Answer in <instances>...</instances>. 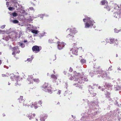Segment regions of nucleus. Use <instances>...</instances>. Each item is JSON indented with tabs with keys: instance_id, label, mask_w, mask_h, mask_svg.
Returning <instances> with one entry per match:
<instances>
[{
	"instance_id": "1",
	"label": "nucleus",
	"mask_w": 121,
	"mask_h": 121,
	"mask_svg": "<svg viewBox=\"0 0 121 121\" xmlns=\"http://www.w3.org/2000/svg\"><path fill=\"white\" fill-rule=\"evenodd\" d=\"M12 54L17 59H18L19 58V56L17 55V54H19L20 52V51L18 47H15L12 48Z\"/></svg>"
},
{
	"instance_id": "2",
	"label": "nucleus",
	"mask_w": 121,
	"mask_h": 121,
	"mask_svg": "<svg viewBox=\"0 0 121 121\" xmlns=\"http://www.w3.org/2000/svg\"><path fill=\"white\" fill-rule=\"evenodd\" d=\"M42 88L43 90L46 92H48L50 94L52 92V91L51 89V86L49 85L47 83L45 82L42 86Z\"/></svg>"
},
{
	"instance_id": "3",
	"label": "nucleus",
	"mask_w": 121,
	"mask_h": 121,
	"mask_svg": "<svg viewBox=\"0 0 121 121\" xmlns=\"http://www.w3.org/2000/svg\"><path fill=\"white\" fill-rule=\"evenodd\" d=\"M87 19V22L85 23V27L86 28H88L89 27L93 26L94 22L93 20H91L90 18L88 17Z\"/></svg>"
},
{
	"instance_id": "4",
	"label": "nucleus",
	"mask_w": 121,
	"mask_h": 121,
	"mask_svg": "<svg viewBox=\"0 0 121 121\" xmlns=\"http://www.w3.org/2000/svg\"><path fill=\"white\" fill-rule=\"evenodd\" d=\"M73 47L71 49L70 51H72L73 54L75 55H77L78 53V48L77 47V44L76 43H74L73 44Z\"/></svg>"
},
{
	"instance_id": "5",
	"label": "nucleus",
	"mask_w": 121,
	"mask_h": 121,
	"mask_svg": "<svg viewBox=\"0 0 121 121\" xmlns=\"http://www.w3.org/2000/svg\"><path fill=\"white\" fill-rule=\"evenodd\" d=\"M41 49L42 47L41 46H39L37 45L34 46L32 48L33 51L35 53L39 52Z\"/></svg>"
},
{
	"instance_id": "6",
	"label": "nucleus",
	"mask_w": 121,
	"mask_h": 121,
	"mask_svg": "<svg viewBox=\"0 0 121 121\" xmlns=\"http://www.w3.org/2000/svg\"><path fill=\"white\" fill-rule=\"evenodd\" d=\"M70 33L67 36V37L69 38V39H72L74 37L73 35L76 33L75 30H74L71 29L70 30Z\"/></svg>"
},
{
	"instance_id": "7",
	"label": "nucleus",
	"mask_w": 121,
	"mask_h": 121,
	"mask_svg": "<svg viewBox=\"0 0 121 121\" xmlns=\"http://www.w3.org/2000/svg\"><path fill=\"white\" fill-rule=\"evenodd\" d=\"M57 43L58 44V48L60 50L62 49L65 46V43L63 42L58 41L57 42Z\"/></svg>"
},
{
	"instance_id": "8",
	"label": "nucleus",
	"mask_w": 121,
	"mask_h": 121,
	"mask_svg": "<svg viewBox=\"0 0 121 121\" xmlns=\"http://www.w3.org/2000/svg\"><path fill=\"white\" fill-rule=\"evenodd\" d=\"M33 77L31 75L29 76L27 79V82L29 84H30L33 82Z\"/></svg>"
},
{
	"instance_id": "9",
	"label": "nucleus",
	"mask_w": 121,
	"mask_h": 121,
	"mask_svg": "<svg viewBox=\"0 0 121 121\" xmlns=\"http://www.w3.org/2000/svg\"><path fill=\"white\" fill-rule=\"evenodd\" d=\"M29 106L30 105L31 108H32L34 107L35 109H36L40 106L38 104V103L36 102H35L34 103L32 102V103L30 104V105H28Z\"/></svg>"
},
{
	"instance_id": "10",
	"label": "nucleus",
	"mask_w": 121,
	"mask_h": 121,
	"mask_svg": "<svg viewBox=\"0 0 121 121\" xmlns=\"http://www.w3.org/2000/svg\"><path fill=\"white\" fill-rule=\"evenodd\" d=\"M110 43L111 44L115 43L117 45L118 44V41L116 39L110 38Z\"/></svg>"
},
{
	"instance_id": "11",
	"label": "nucleus",
	"mask_w": 121,
	"mask_h": 121,
	"mask_svg": "<svg viewBox=\"0 0 121 121\" xmlns=\"http://www.w3.org/2000/svg\"><path fill=\"white\" fill-rule=\"evenodd\" d=\"M19 103H22L23 105L25 106H28L29 105L27 103H26V102L25 101L24 99L18 100Z\"/></svg>"
},
{
	"instance_id": "12",
	"label": "nucleus",
	"mask_w": 121,
	"mask_h": 121,
	"mask_svg": "<svg viewBox=\"0 0 121 121\" xmlns=\"http://www.w3.org/2000/svg\"><path fill=\"white\" fill-rule=\"evenodd\" d=\"M80 79H81V80H80L79 79L76 78H75L74 81H76V82L77 84L78 83L81 84L82 82V78H81Z\"/></svg>"
},
{
	"instance_id": "13",
	"label": "nucleus",
	"mask_w": 121,
	"mask_h": 121,
	"mask_svg": "<svg viewBox=\"0 0 121 121\" xmlns=\"http://www.w3.org/2000/svg\"><path fill=\"white\" fill-rule=\"evenodd\" d=\"M35 116V114H33V115H32V113H30L28 114V115L27 116V117L30 119H31L32 118H33Z\"/></svg>"
},
{
	"instance_id": "14",
	"label": "nucleus",
	"mask_w": 121,
	"mask_h": 121,
	"mask_svg": "<svg viewBox=\"0 0 121 121\" xmlns=\"http://www.w3.org/2000/svg\"><path fill=\"white\" fill-rule=\"evenodd\" d=\"M105 86H106L108 90H111L112 89V87L109 83H106Z\"/></svg>"
},
{
	"instance_id": "15",
	"label": "nucleus",
	"mask_w": 121,
	"mask_h": 121,
	"mask_svg": "<svg viewBox=\"0 0 121 121\" xmlns=\"http://www.w3.org/2000/svg\"><path fill=\"white\" fill-rule=\"evenodd\" d=\"M51 77L53 79V82H56V80L57 79V78L56 77L54 74H52L51 75Z\"/></svg>"
},
{
	"instance_id": "16",
	"label": "nucleus",
	"mask_w": 121,
	"mask_h": 121,
	"mask_svg": "<svg viewBox=\"0 0 121 121\" xmlns=\"http://www.w3.org/2000/svg\"><path fill=\"white\" fill-rule=\"evenodd\" d=\"M114 17L116 18H120V11L119 13H114Z\"/></svg>"
},
{
	"instance_id": "17",
	"label": "nucleus",
	"mask_w": 121,
	"mask_h": 121,
	"mask_svg": "<svg viewBox=\"0 0 121 121\" xmlns=\"http://www.w3.org/2000/svg\"><path fill=\"white\" fill-rule=\"evenodd\" d=\"M73 73L74 74V75L73 76V77H70V78H69L70 80H73L74 78L75 77V76H76L77 75H76V74H77V73L76 71H74L73 72Z\"/></svg>"
},
{
	"instance_id": "18",
	"label": "nucleus",
	"mask_w": 121,
	"mask_h": 121,
	"mask_svg": "<svg viewBox=\"0 0 121 121\" xmlns=\"http://www.w3.org/2000/svg\"><path fill=\"white\" fill-rule=\"evenodd\" d=\"M104 8L105 9V10L109 11L111 9L112 7L108 6H106L104 7Z\"/></svg>"
},
{
	"instance_id": "19",
	"label": "nucleus",
	"mask_w": 121,
	"mask_h": 121,
	"mask_svg": "<svg viewBox=\"0 0 121 121\" xmlns=\"http://www.w3.org/2000/svg\"><path fill=\"white\" fill-rule=\"evenodd\" d=\"M105 95H106V97L108 98L110 97V94L109 92H107L106 93H105Z\"/></svg>"
},
{
	"instance_id": "20",
	"label": "nucleus",
	"mask_w": 121,
	"mask_h": 121,
	"mask_svg": "<svg viewBox=\"0 0 121 121\" xmlns=\"http://www.w3.org/2000/svg\"><path fill=\"white\" fill-rule=\"evenodd\" d=\"M31 31L32 33L34 34H37L38 33V31L37 30H36L33 29H31Z\"/></svg>"
},
{
	"instance_id": "21",
	"label": "nucleus",
	"mask_w": 121,
	"mask_h": 121,
	"mask_svg": "<svg viewBox=\"0 0 121 121\" xmlns=\"http://www.w3.org/2000/svg\"><path fill=\"white\" fill-rule=\"evenodd\" d=\"M101 3L102 5H104L105 3H108V2L106 0H104L101 1Z\"/></svg>"
},
{
	"instance_id": "22",
	"label": "nucleus",
	"mask_w": 121,
	"mask_h": 121,
	"mask_svg": "<svg viewBox=\"0 0 121 121\" xmlns=\"http://www.w3.org/2000/svg\"><path fill=\"white\" fill-rule=\"evenodd\" d=\"M33 81L37 83H38L40 82V80L38 78L33 79Z\"/></svg>"
},
{
	"instance_id": "23",
	"label": "nucleus",
	"mask_w": 121,
	"mask_h": 121,
	"mask_svg": "<svg viewBox=\"0 0 121 121\" xmlns=\"http://www.w3.org/2000/svg\"><path fill=\"white\" fill-rule=\"evenodd\" d=\"M12 22L14 24H17L19 22L17 20H14L12 21Z\"/></svg>"
},
{
	"instance_id": "24",
	"label": "nucleus",
	"mask_w": 121,
	"mask_h": 121,
	"mask_svg": "<svg viewBox=\"0 0 121 121\" xmlns=\"http://www.w3.org/2000/svg\"><path fill=\"white\" fill-rule=\"evenodd\" d=\"M37 103L38 105H39L42 106L41 104L42 103V102L41 100H40Z\"/></svg>"
},
{
	"instance_id": "25",
	"label": "nucleus",
	"mask_w": 121,
	"mask_h": 121,
	"mask_svg": "<svg viewBox=\"0 0 121 121\" xmlns=\"http://www.w3.org/2000/svg\"><path fill=\"white\" fill-rule=\"evenodd\" d=\"M81 62L82 64H84L86 62V60L84 59H82L81 60Z\"/></svg>"
},
{
	"instance_id": "26",
	"label": "nucleus",
	"mask_w": 121,
	"mask_h": 121,
	"mask_svg": "<svg viewBox=\"0 0 121 121\" xmlns=\"http://www.w3.org/2000/svg\"><path fill=\"white\" fill-rule=\"evenodd\" d=\"M13 2V3L14 4H17V2L16 0H11Z\"/></svg>"
},
{
	"instance_id": "27",
	"label": "nucleus",
	"mask_w": 121,
	"mask_h": 121,
	"mask_svg": "<svg viewBox=\"0 0 121 121\" xmlns=\"http://www.w3.org/2000/svg\"><path fill=\"white\" fill-rule=\"evenodd\" d=\"M13 16L14 17H16L17 16V14L15 12H14L12 13Z\"/></svg>"
},
{
	"instance_id": "28",
	"label": "nucleus",
	"mask_w": 121,
	"mask_h": 121,
	"mask_svg": "<svg viewBox=\"0 0 121 121\" xmlns=\"http://www.w3.org/2000/svg\"><path fill=\"white\" fill-rule=\"evenodd\" d=\"M114 30L115 32L116 33H118L120 31V30H118L116 28L115 29H114Z\"/></svg>"
},
{
	"instance_id": "29",
	"label": "nucleus",
	"mask_w": 121,
	"mask_h": 121,
	"mask_svg": "<svg viewBox=\"0 0 121 121\" xmlns=\"http://www.w3.org/2000/svg\"><path fill=\"white\" fill-rule=\"evenodd\" d=\"M8 9L9 10L11 11H12V10H14V9L13 8V7H9L8 8Z\"/></svg>"
},
{
	"instance_id": "30",
	"label": "nucleus",
	"mask_w": 121,
	"mask_h": 121,
	"mask_svg": "<svg viewBox=\"0 0 121 121\" xmlns=\"http://www.w3.org/2000/svg\"><path fill=\"white\" fill-rule=\"evenodd\" d=\"M110 38L109 39L107 38L105 39L107 43H110Z\"/></svg>"
},
{
	"instance_id": "31",
	"label": "nucleus",
	"mask_w": 121,
	"mask_h": 121,
	"mask_svg": "<svg viewBox=\"0 0 121 121\" xmlns=\"http://www.w3.org/2000/svg\"><path fill=\"white\" fill-rule=\"evenodd\" d=\"M48 42L50 43H52L53 42V40L52 39H50L49 40Z\"/></svg>"
},
{
	"instance_id": "32",
	"label": "nucleus",
	"mask_w": 121,
	"mask_h": 121,
	"mask_svg": "<svg viewBox=\"0 0 121 121\" xmlns=\"http://www.w3.org/2000/svg\"><path fill=\"white\" fill-rule=\"evenodd\" d=\"M32 58H29L27 59V60L29 62H31L32 60Z\"/></svg>"
},
{
	"instance_id": "33",
	"label": "nucleus",
	"mask_w": 121,
	"mask_h": 121,
	"mask_svg": "<svg viewBox=\"0 0 121 121\" xmlns=\"http://www.w3.org/2000/svg\"><path fill=\"white\" fill-rule=\"evenodd\" d=\"M24 99H23V96H20L19 98L18 99V100Z\"/></svg>"
},
{
	"instance_id": "34",
	"label": "nucleus",
	"mask_w": 121,
	"mask_h": 121,
	"mask_svg": "<svg viewBox=\"0 0 121 121\" xmlns=\"http://www.w3.org/2000/svg\"><path fill=\"white\" fill-rule=\"evenodd\" d=\"M73 69L71 67L69 69V71L70 72H72L73 71Z\"/></svg>"
},
{
	"instance_id": "35",
	"label": "nucleus",
	"mask_w": 121,
	"mask_h": 121,
	"mask_svg": "<svg viewBox=\"0 0 121 121\" xmlns=\"http://www.w3.org/2000/svg\"><path fill=\"white\" fill-rule=\"evenodd\" d=\"M20 46L22 47H24L25 46V45L23 44L22 43H21Z\"/></svg>"
},
{
	"instance_id": "36",
	"label": "nucleus",
	"mask_w": 121,
	"mask_h": 121,
	"mask_svg": "<svg viewBox=\"0 0 121 121\" xmlns=\"http://www.w3.org/2000/svg\"><path fill=\"white\" fill-rule=\"evenodd\" d=\"M88 17H87L86 18H84L83 19V21L84 22H86V20L87 21V19L88 18Z\"/></svg>"
},
{
	"instance_id": "37",
	"label": "nucleus",
	"mask_w": 121,
	"mask_h": 121,
	"mask_svg": "<svg viewBox=\"0 0 121 121\" xmlns=\"http://www.w3.org/2000/svg\"><path fill=\"white\" fill-rule=\"evenodd\" d=\"M5 25H3L1 26V28L2 29H4L5 28Z\"/></svg>"
},
{
	"instance_id": "38",
	"label": "nucleus",
	"mask_w": 121,
	"mask_h": 121,
	"mask_svg": "<svg viewBox=\"0 0 121 121\" xmlns=\"http://www.w3.org/2000/svg\"><path fill=\"white\" fill-rule=\"evenodd\" d=\"M60 92H61V91H60V90H59L57 93V94L59 95L60 93Z\"/></svg>"
},
{
	"instance_id": "39",
	"label": "nucleus",
	"mask_w": 121,
	"mask_h": 121,
	"mask_svg": "<svg viewBox=\"0 0 121 121\" xmlns=\"http://www.w3.org/2000/svg\"><path fill=\"white\" fill-rule=\"evenodd\" d=\"M2 76L3 77H6V75L4 74H2Z\"/></svg>"
},
{
	"instance_id": "40",
	"label": "nucleus",
	"mask_w": 121,
	"mask_h": 121,
	"mask_svg": "<svg viewBox=\"0 0 121 121\" xmlns=\"http://www.w3.org/2000/svg\"><path fill=\"white\" fill-rule=\"evenodd\" d=\"M45 119H43V118H40V120L42 121H44Z\"/></svg>"
},
{
	"instance_id": "41",
	"label": "nucleus",
	"mask_w": 121,
	"mask_h": 121,
	"mask_svg": "<svg viewBox=\"0 0 121 121\" xmlns=\"http://www.w3.org/2000/svg\"><path fill=\"white\" fill-rule=\"evenodd\" d=\"M18 82H17L15 83V85L16 86H17V85H18Z\"/></svg>"
},
{
	"instance_id": "42",
	"label": "nucleus",
	"mask_w": 121,
	"mask_h": 121,
	"mask_svg": "<svg viewBox=\"0 0 121 121\" xmlns=\"http://www.w3.org/2000/svg\"><path fill=\"white\" fill-rule=\"evenodd\" d=\"M9 3L8 2H6V4L7 5H9Z\"/></svg>"
},
{
	"instance_id": "43",
	"label": "nucleus",
	"mask_w": 121,
	"mask_h": 121,
	"mask_svg": "<svg viewBox=\"0 0 121 121\" xmlns=\"http://www.w3.org/2000/svg\"><path fill=\"white\" fill-rule=\"evenodd\" d=\"M67 72L66 71H64V73H65V74H66L67 73Z\"/></svg>"
},
{
	"instance_id": "44",
	"label": "nucleus",
	"mask_w": 121,
	"mask_h": 121,
	"mask_svg": "<svg viewBox=\"0 0 121 121\" xmlns=\"http://www.w3.org/2000/svg\"><path fill=\"white\" fill-rule=\"evenodd\" d=\"M27 42V40H25L24 41V43H25L26 42Z\"/></svg>"
},
{
	"instance_id": "45",
	"label": "nucleus",
	"mask_w": 121,
	"mask_h": 121,
	"mask_svg": "<svg viewBox=\"0 0 121 121\" xmlns=\"http://www.w3.org/2000/svg\"><path fill=\"white\" fill-rule=\"evenodd\" d=\"M121 17V11H120V18Z\"/></svg>"
},
{
	"instance_id": "46",
	"label": "nucleus",
	"mask_w": 121,
	"mask_h": 121,
	"mask_svg": "<svg viewBox=\"0 0 121 121\" xmlns=\"http://www.w3.org/2000/svg\"><path fill=\"white\" fill-rule=\"evenodd\" d=\"M93 95H94V96H95L96 95V93H94Z\"/></svg>"
},
{
	"instance_id": "47",
	"label": "nucleus",
	"mask_w": 121,
	"mask_h": 121,
	"mask_svg": "<svg viewBox=\"0 0 121 121\" xmlns=\"http://www.w3.org/2000/svg\"><path fill=\"white\" fill-rule=\"evenodd\" d=\"M3 116H5V115L4 114H3Z\"/></svg>"
},
{
	"instance_id": "48",
	"label": "nucleus",
	"mask_w": 121,
	"mask_h": 121,
	"mask_svg": "<svg viewBox=\"0 0 121 121\" xmlns=\"http://www.w3.org/2000/svg\"><path fill=\"white\" fill-rule=\"evenodd\" d=\"M104 89L103 88L102 89V91H104Z\"/></svg>"
},
{
	"instance_id": "49",
	"label": "nucleus",
	"mask_w": 121,
	"mask_h": 121,
	"mask_svg": "<svg viewBox=\"0 0 121 121\" xmlns=\"http://www.w3.org/2000/svg\"><path fill=\"white\" fill-rule=\"evenodd\" d=\"M1 63H2L1 61L0 60V65Z\"/></svg>"
},
{
	"instance_id": "50",
	"label": "nucleus",
	"mask_w": 121,
	"mask_h": 121,
	"mask_svg": "<svg viewBox=\"0 0 121 121\" xmlns=\"http://www.w3.org/2000/svg\"><path fill=\"white\" fill-rule=\"evenodd\" d=\"M101 87L100 86H99V87H98V88L99 89Z\"/></svg>"
},
{
	"instance_id": "51",
	"label": "nucleus",
	"mask_w": 121,
	"mask_h": 121,
	"mask_svg": "<svg viewBox=\"0 0 121 121\" xmlns=\"http://www.w3.org/2000/svg\"><path fill=\"white\" fill-rule=\"evenodd\" d=\"M118 56V55L117 54H116V57H117Z\"/></svg>"
},
{
	"instance_id": "52",
	"label": "nucleus",
	"mask_w": 121,
	"mask_h": 121,
	"mask_svg": "<svg viewBox=\"0 0 121 121\" xmlns=\"http://www.w3.org/2000/svg\"><path fill=\"white\" fill-rule=\"evenodd\" d=\"M79 88L81 89H82V87H80Z\"/></svg>"
},
{
	"instance_id": "53",
	"label": "nucleus",
	"mask_w": 121,
	"mask_h": 121,
	"mask_svg": "<svg viewBox=\"0 0 121 121\" xmlns=\"http://www.w3.org/2000/svg\"><path fill=\"white\" fill-rule=\"evenodd\" d=\"M2 54L1 52H0V55H1Z\"/></svg>"
},
{
	"instance_id": "54",
	"label": "nucleus",
	"mask_w": 121,
	"mask_h": 121,
	"mask_svg": "<svg viewBox=\"0 0 121 121\" xmlns=\"http://www.w3.org/2000/svg\"><path fill=\"white\" fill-rule=\"evenodd\" d=\"M11 79H13V78H12V77H11Z\"/></svg>"
},
{
	"instance_id": "55",
	"label": "nucleus",
	"mask_w": 121,
	"mask_h": 121,
	"mask_svg": "<svg viewBox=\"0 0 121 121\" xmlns=\"http://www.w3.org/2000/svg\"><path fill=\"white\" fill-rule=\"evenodd\" d=\"M53 72H54V73H55V71H53Z\"/></svg>"
},
{
	"instance_id": "56",
	"label": "nucleus",
	"mask_w": 121,
	"mask_h": 121,
	"mask_svg": "<svg viewBox=\"0 0 121 121\" xmlns=\"http://www.w3.org/2000/svg\"><path fill=\"white\" fill-rule=\"evenodd\" d=\"M14 4V5H15V6H16V5H15L16 4Z\"/></svg>"
},
{
	"instance_id": "57",
	"label": "nucleus",
	"mask_w": 121,
	"mask_h": 121,
	"mask_svg": "<svg viewBox=\"0 0 121 121\" xmlns=\"http://www.w3.org/2000/svg\"><path fill=\"white\" fill-rule=\"evenodd\" d=\"M14 4V5H15V6H16V5H15L16 4Z\"/></svg>"
},
{
	"instance_id": "58",
	"label": "nucleus",
	"mask_w": 121,
	"mask_h": 121,
	"mask_svg": "<svg viewBox=\"0 0 121 121\" xmlns=\"http://www.w3.org/2000/svg\"><path fill=\"white\" fill-rule=\"evenodd\" d=\"M56 39H57V37H56Z\"/></svg>"
},
{
	"instance_id": "59",
	"label": "nucleus",
	"mask_w": 121,
	"mask_h": 121,
	"mask_svg": "<svg viewBox=\"0 0 121 121\" xmlns=\"http://www.w3.org/2000/svg\"><path fill=\"white\" fill-rule=\"evenodd\" d=\"M104 42H104H103H103Z\"/></svg>"
},
{
	"instance_id": "60",
	"label": "nucleus",
	"mask_w": 121,
	"mask_h": 121,
	"mask_svg": "<svg viewBox=\"0 0 121 121\" xmlns=\"http://www.w3.org/2000/svg\"><path fill=\"white\" fill-rule=\"evenodd\" d=\"M36 120H37V119H36Z\"/></svg>"
}]
</instances>
